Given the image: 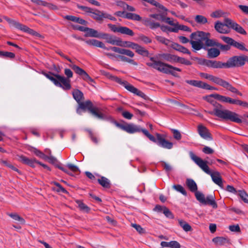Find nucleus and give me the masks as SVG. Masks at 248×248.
Instances as JSON below:
<instances>
[{
    "mask_svg": "<svg viewBox=\"0 0 248 248\" xmlns=\"http://www.w3.org/2000/svg\"><path fill=\"white\" fill-rule=\"evenodd\" d=\"M114 124L117 127L130 134L141 131L151 141L157 143L158 145L164 148L170 149L172 148L173 143L165 140L163 136L160 134H156L155 139L147 130L142 129L140 126L133 124H128L124 121L121 123L115 121Z\"/></svg>",
    "mask_w": 248,
    "mask_h": 248,
    "instance_id": "obj_1",
    "label": "nucleus"
},
{
    "mask_svg": "<svg viewBox=\"0 0 248 248\" xmlns=\"http://www.w3.org/2000/svg\"><path fill=\"white\" fill-rule=\"evenodd\" d=\"M215 107L212 111L209 112L211 115H215L224 120H229L238 124L242 123L239 115L234 112L228 109H223L222 106L218 103L214 104Z\"/></svg>",
    "mask_w": 248,
    "mask_h": 248,
    "instance_id": "obj_2",
    "label": "nucleus"
},
{
    "mask_svg": "<svg viewBox=\"0 0 248 248\" xmlns=\"http://www.w3.org/2000/svg\"><path fill=\"white\" fill-rule=\"evenodd\" d=\"M151 62L146 63V64L153 68L167 74H170L174 77H178L177 73L175 71L181 72V69L174 67L171 65L162 62L160 61H156L155 60V58H150Z\"/></svg>",
    "mask_w": 248,
    "mask_h": 248,
    "instance_id": "obj_3",
    "label": "nucleus"
},
{
    "mask_svg": "<svg viewBox=\"0 0 248 248\" xmlns=\"http://www.w3.org/2000/svg\"><path fill=\"white\" fill-rule=\"evenodd\" d=\"M199 75L202 78L209 79L222 86V87L226 88L227 90L231 91L233 93H235L240 95H242V93L239 92L235 88L233 87L228 82L222 79V78L205 73H200Z\"/></svg>",
    "mask_w": 248,
    "mask_h": 248,
    "instance_id": "obj_4",
    "label": "nucleus"
},
{
    "mask_svg": "<svg viewBox=\"0 0 248 248\" xmlns=\"http://www.w3.org/2000/svg\"><path fill=\"white\" fill-rule=\"evenodd\" d=\"M106 75L111 80L123 85L128 91L144 99H146L147 97V96L142 92L134 87L127 81L125 80H123L121 78L117 77L110 75L108 73L106 74Z\"/></svg>",
    "mask_w": 248,
    "mask_h": 248,
    "instance_id": "obj_5",
    "label": "nucleus"
},
{
    "mask_svg": "<svg viewBox=\"0 0 248 248\" xmlns=\"http://www.w3.org/2000/svg\"><path fill=\"white\" fill-rule=\"evenodd\" d=\"M57 53L62 57L66 59L71 63L68 64V66L71 68L77 74L81 77L84 80L86 81L90 84H91V82H94V80L90 77L85 70L75 64L72 60L67 56L65 55L62 51H57Z\"/></svg>",
    "mask_w": 248,
    "mask_h": 248,
    "instance_id": "obj_6",
    "label": "nucleus"
},
{
    "mask_svg": "<svg viewBox=\"0 0 248 248\" xmlns=\"http://www.w3.org/2000/svg\"><path fill=\"white\" fill-rule=\"evenodd\" d=\"M248 56L246 55L234 56L228 59L226 62H224V68L238 67L243 66L248 62Z\"/></svg>",
    "mask_w": 248,
    "mask_h": 248,
    "instance_id": "obj_7",
    "label": "nucleus"
},
{
    "mask_svg": "<svg viewBox=\"0 0 248 248\" xmlns=\"http://www.w3.org/2000/svg\"><path fill=\"white\" fill-rule=\"evenodd\" d=\"M108 26L114 32H119L130 36L134 35L133 31L126 27L117 26L112 24H108Z\"/></svg>",
    "mask_w": 248,
    "mask_h": 248,
    "instance_id": "obj_8",
    "label": "nucleus"
},
{
    "mask_svg": "<svg viewBox=\"0 0 248 248\" xmlns=\"http://www.w3.org/2000/svg\"><path fill=\"white\" fill-rule=\"evenodd\" d=\"M224 21L226 22V27L228 28L233 29L236 32L240 34L243 35L247 34V32L240 25L233 20L229 18H225Z\"/></svg>",
    "mask_w": 248,
    "mask_h": 248,
    "instance_id": "obj_9",
    "label": "nucleus"
},
{
    "mask_svg": "<svg viewBox=\"0 0 248 248\" xmlns=\"http://www.w3.org/2000/svg\"><path fill=\"white\" fill-rule=\"evenodd\" d=\"M190 156L191 159L203 171L207 174L210 173L211 170L207 164V161L203 160L200 157L196 156L193 153L191 154Z\"/></svg>",
    "mask_w": 248,
    "mask_h": 248,
    "instance_id": "obj_10",
    "label": "nucleus"
},
{
    "mask_svg": "<svg viewBox=\"0 0 248 248\" xmlns=\"http://www.w3.org/2000/svg\"><path fill=\"white\" fill-rule=\"evenodd\" d=\"M176 55L169 54V53H160L156 55L155 57V60L158 61L157 60L166 61L170 62H176Z\"/></svg>",
    "mask_w": 248,
    "mask_h": 248,
    "instance_id": "obj_11",
    "label": "nucleus"
},
{
    "mask_svg": "<svg viewBox=\"0 0 248 248\" xmlns=\"http://www.w3.org/2000/svg\"><path fill=\"white\" fill-rule=\"evenodd\" d=\"M143 24L145 26L149 27L151 29H155L160 27L161 30L163 31H165L168 27L167 26H161L159 23L155 22L151 18H146L144 19L143 20Z\"/></svg>",
    "mask_w": 248,
    "mask_h": 248,
    "instance_id": "obj_12",
    "label": "nucleus"
},
{
    "mask_svg": "<svg viewBox=\"0 0 248 248\" xmlns=\"http://www.w3.org/2000/svg\"><path fill=\"white\" fill-rule=\"evenodd\" d=\"M101 38L105 39L106 42L112 45H122V40L116 36H112L108 33H101Z\"/></svg>",
    "mask_w": 248,
    "mask_h": 248,
    "instance_id": "obj_13",
    "label": "nucleus"
},
{
    "mask_svg": "<svg viewBox=\"0 0 248 248\" xmlns=\"http://www.w3.org/2000/svg\"><path fill=\"white\" fill-rule=\"evenodd\" d=\"M202 65H205L213 68H224V62L205 59H203Z\"/></svg>",
    "mask_w": 248,
    "mask_h": 248,
    "instance_id": "obj_14",
    "label": "nucleus"
},
{
    "mask_svg": "<svg viewBox=\"0 0 248 248\" xmlns=\"http://www.w3.org/2000/svg\"><path fill=\"white\" fill-rule=\"evenodd\" d=\"M56 77L58 78V81L60 83L59 85H56V86L62 88L63 89L66 90L71 89V86L70 79L60 75H56Z\"/></svg>",
    "mask_w": 248,
    "mask_h": 248,
    "instance_id": "obj_15",
    "label": "nucleus"
},
{
    "mask_svg": "<svg viewBox=\"0 0 248 248\" xmlns=\"http://www.w3.org/2000/svg\"><path fill=\"white\" fill-rule=\"evenodd\" d=\"M198 132L200 136L206 140H212V137L208 129L204 126L200 124L198 126Z\"/></svg>",
    "mask_w": 248,
    "mask_h": 248,
    "instance_id": "obj_16",
    "label": "nucleus"
},
{
    "mask_svg": "<svg viewBox=\"0 0 248 248\" xmlns=\"http://www.w3.org/2000/svg\"><path fill=\"white\" fill-rule=\"evenodd\" d=\"M225 26H226V22H224V24H223L219 21H217L215 23V29L218 33L228 34L230 33V30L225 28Z\"/></svg>",
    "mask_w": 248,
    "mask_h": 248,
    "instance_id": "obj_17",
    "label": "nucleus"
},
{
    "mask_svg": "<svg viewBox=\"0 0 248 248\" xmlns=\"http://www.w3.org/2000/svg\"><path fill=\"white\" fill-rule=\"evenodd\" d=\"M212 178L213 181L221 188L223 187L222 183V180L220 176V173L218 171L212 172L210 171V173H208Z\"/></svg>",
    "mask_w": 248,
    "mask_h": 248,
    "instance_id": "obj_18",
    "label": "nucleus"
},
{
    "mask_svg": "<svg viewBox=\"0 0 248 248\" xmlns=\"http://www.w3.org/2000/svg\"><path fill=\"white\" fill-rule=\"evenodd\" d=\"M207 35H209L208 33L202 31H197L193 32L190 34V40H194L195 41H203V39L205 38L204 36Z\"/></svg>",
    "mask_w": 248,
    "mask_h": 248,
    "instance_id": "obj_19",
    "label": "nucleus"
},
{
    "mask_svg": "<svg viewBox=\"0 0 248 248\" xmlns=\"http://www.w3.org/2000/svg\"><path fill=\"white\" fill-rule=\"evenodd\" d=\"M93 107V104L91 101L87 100L85 102L81 101L78 104V108L77 109V112H78V109L80 108L83 110L88 109L90 112L91 111V109H92Z\"/></svg>",
    "mask_w": 248,
    "mask_h": 248,
    "instance_id": "obj_20",
    "label": "nucleus"
},
{
    "mask_svg": "<svg viewBox=\"0 0 248 248\" xmlns=\"http://www.w3.org/2000/svg\"><path fill=\"white\" fill-rule=\"evenodd\" d=\"M207 50V57L209 59H213L217 57L220 53L219 49L217 48L213 47L211 48H206Z\"/></svg>",
    "mask_w": 248,
    "mask_h": 248,
    "instance_id": "obj_21",
    "label": "nucleus"
},
{
    "mask_svg": "<svg viewBox=\"0 0 248 248\" xmlns=\"http://www.w3.org/2000/svg\"><path fill=\"white\" fill-rule=\"evenodd\" d=\"M210 97H213L215 99L219 100L223 102L229 103L231 104H234V99H232L229 97H227L223 95H221L218 94H213L210 95Z\"/></svg>",
    "mask_w": 248,
    "mask_h": 248,
    "instance_id": "obj_22",
    "label": "nucleus"
},
{
    "mask_svg": "<svg viewBox=\"0 0 248 248\" xmlns=\"http://www.w3.org/2000/svg\"><path fill=\"white\" fill-rule=\"evenodd\" d=\"M215 196L213 194L207 196L202 204L211 205L213 208L216 209L217 207V203L215 200Z\"/></svg>",
    "mask_w": 248,
    "mask_h": 248,
    "instance_id": "obj_23",
    "label": "nucleus"
},
{
    "mask_svg": "<svg viewBox=\"0 0 248 248\" xmlns=\"http://www.w3.org/2000/svg\"><path fill=\"white\" fill-rule=\"evenodd\" d=\"M209 35L204 36V38L203 40V41L205 42V45L206 46H217L218 44V42L215 39H210L211 37V34L209 32H207Z\"/></svg>",
    "mask_w": 248,
    "mask_h": 248,
    "instance_id": "obj_24",
    "label": "nucleus"
},
{
    "mask_svg": "<svg viewBox=\"0 0 248 248\" xmlns=\"http://www.w3.org/2000/svg\"><path fill=\"white\" fill-rule=\"evenodd\" d=\"M64 18L66 20L72 21L81 25H86L88 23V22L84 19L73 16H65Z\"/></svg>",
    "mask_w": 248,
    "mask_h": 248,
    "instance_id": "obj_25",
    "label": "nucleus"
},
{
    "mask_svg": "<svg viewBox=\"0 0 248 248\" xmlns=\"http://www.w3.org/2000/svg\"><path fill=\"white\" fill-rule=\"evenodd\" d=\"M91 14H92L91 15V17L97 21H102L104 17L105 13L98 10H95L93 11V9L92 13H91Z\"/></svg>",
    "mask_w": 248,
    "mask_h": 248,
    "instance_id": "obj_26",
    "label": "nucleus"
},
{
    "mask_svg": "<svg viewBox=\"0 0 248 248\" xmlns=\"http://www.w3.org/2000/svg\"><path fill=\"white\" fill-rule=\"evenodd\" d=\"M92 115L99 119H104L105 115L100 111V109L97 107H93L90 112Z\"/></svg>",
    "mask_w": 248,
    "mask_h": 248,
    "instance_id": "obj_27",
    "label": "nucleus"
},
{
    "mask_svg": "<svg viewBox=\"0 0 248 248\" xmlns=\"http://www.w3.org/2000/svg\"><path fill=\"white\" fill-rule=\"evenodd\" d=\"M72 95L78 104L84 99L83 93L79 90L75 89L73 91Z\"/></svg>",
    "mask_w": 248,
    "mask_h": 248,
    "instance_id": "obj_28",
    "label": "nucleus"
},
{
    "mask_svg": "<svg viewBox=\"0 0 248 248\" xmlns=\"http://www.w3.org/2000/svg\"><path fill=\"white\" fill-rule=\"evenodd\" d=\"M134 49L137 53L143 56L148 57L149 54V52L147 49L138 44H136Z\"/></svg>",
    "mask_w": 248,
    "mask_h": 248,
    "instance_id": "obj_29",
    "label": "nucleus"
},
{
    "mask_svg": "<svg viewBox=\"0 0 248 248\" xmlns=\"http://www.w3.org/2000/svg\"><path fill=\"white\" fill-rule=\"evenodd\" d=\"M85 32H86L85 34L86 36L101 38V34L99 33L97 31L93 29L87 27Z\"/></svg>",
    "mask_w": 248,
    "mask_h": 248,
    "instance_id": "obj_30",
    "label": "nucleus"
},
{
    "mask_svg": "<svg viewBox=\"0 0 248 248\" xmlns=\"http://www.w3.org/2000/svg\"><path fill=\"white\" fill-rule=\"evenodd\" d=\"M85 43L90 45L99 47L100 48H105V45L102 42L95 39H90L85 41Z\"/></svg>",
    "mask_w": 248,
    "mask_h": 248,
    "instance_id": "obj_31",
    "label": "nucleus"
},
{
    "mask_svg": "<svg viewBox=\"0 0 248 248\" xmlns=\"http://www.w3.org/2000/svg\"><path fill=\"white\" fill-rule=\"evenodd\" d=\"M186 185L191 192H196L197 191L198 187L197 184L193 179H187Z\"/></svg>",
    "mask_w": 248,
    "mask_h": 248,
    "instance_id": "obj_32",
    "label": "nucleus"
},
{
    "mask_svg": "<svg viewBox=\"0 0 248 248\" xmlns=\"http://www.w3.org/2000/svg\"><path fill=\"white\" fill-rule=\"evenodd\" d=\"M178 222L179 225L182 228L183 230L186 232H191L192 230V227L191 226L187 223L186 221H184L181 219H178Z\"/></svg>",
    "mask_w": 248,
    "mask_h": 248,
    "instance_id": "obj_33",
    "label": "nucleus"
},
{
    "mask_svg": "<svg viewBox=\"0 0 248 248\" xmlns=\"http://www.w3.org/2000/svg\"><path fill=\"white\" fill-rule=\"evenodd\" d=\"M202 41H195L194 40H190V43L192 47L195 50H200L202 48L205 49V47H204Z\"/></svg>",
    "mask_w": 248,
    "mask_h": 248,
    "instance_id": "obj_34",
    "label": "nucleus"
},
{
    "mask_svg": "<svg viewBox=\"0 0 248 248\" xmlns=\"http://www.w3.org/2000/svg\"><path fill=\"white\" fill-rule=\"evenodd\" d=\"M213 242L217 245L222 246L229 243L227 238L223 237H216L212 240Z\"/></svg>",
    "mask_w": 248,
    "mask_h": 248,
    "instance_id": "obj_35",
    "label": "nucleus"
},
{
    "mask_svg": "<svg viewBox=\"0 0 248 248\" xmlns=\"http://www.w3.org/2000/svg\"><path fill=\"white\" fill-rule=\"evenodd\" d=\"M4 18L8 22L10 26L15 27L16 29L20 30L23 24L19 22L12 19L7 16L4 17Z\"/></svg>",
    "mask_w": 248,
    "mask_h": 248,
    "instance_id": "obj_36",
    "label": "nucleus"
},
{
    "mask_svg": "<svg viewBox=\"0 0 248 248\" xmlns=\"http://www.w3.org/2000/svg\"><path fill=\"white\" fill-rule=\"evenodd\" d=\"M124 18L138 21L141 20V17L139 15L131 13H126L124 15Z\"/></svg>",
    "mask_w": 248,
    "mask_h": 248,
    "instance_id": "obj_37",
    "label": "nucleus"
},
{
    "mask_svg": "<svg viewBox=\"0 0 248 248\" xmlns=\"http://www.w3.org/2000/svg\"><path fill=\"white\" fill-rule=\"evenodd\" d=\"M99 184L104 188H108L110 186V182L108 179L105 177H101L97 180Z\"/></svg>",
    "mask_w": 248,
    "mask_h": 248,
    "instance_id": "obj_38",
    "label": "nucleus"
},
{
    "mask_svg": "<svg viewBox=\"0 0 248 248\" xmlns=\"http://www.w3.org/2000/svg\"><path fill=\"white\" fill-rule=\"evenodd\" d=\"M195 21L199 24L203 25L208 22L207 19L203 16L198 15L195 16Z\"/></svg>",
    "mask_w": 248,
    "mask_h": 248,
    "instance_id": "obj_39",
    "label": "nucleus"
},
{
    "mask_svg": "<svg viewBox=\"0 0 248 248\" xmlns=\"http://www.w3.org/2000/svg\"><path fill=\"white\" fill-rule=\"evenodd\" d=\"M8 215L14 220L20 222L22 224L25 223L24 219L16 213H8Z\"/></svg>",
    "mask_w": 248,
    "mask_h": 248,
    "instance_id": "obj_40",
    "label": "nucleus"
},
{
    "mask_svg": "<svg viewBox=\"0 0 248 248\" xmlns=\"http://www.w3.org/2000/svg\"><path fill=\"white\" fill-rule=\"evenodd\" d=\"M77 203L80 210L83 212L88 213L90 211V208L80 201H77Z\"/></svg>",
    "mask_w": 248,
    "mask_h": 248,
    "instance_id": "obj_41",
    "label": "nucleus"
},
{
    "mask_svg": "<svg viewBox=\"0 0 248 248\" xmlns=\"http://www.w3.org/2000/svg\"><path fill=\"white\" fill-rule=\"evenodd\" d=\"M186 82L192 86L201 88H202L203 84L202 81L196 80H187Z\"/></svg>",
    "mask_w": 248,
    "mask_h": 248,
    "instance_id": "obj_42",
    "label": "nucleus"
},
{
    "mask_svg": "<svg viewBox=\"0 0 248 248\" xmlns=\"http://www.w3.org/2000/svg\"><path fill=\"white\" fill-rule=\"evenodd\" d=\"M0 56L6 58L13 59L15 58V55L13 52L0 51Z\"/></svg>",
    "mask_w": 248,
    "mask_h": 248,
    "instance_id": "obj_43",
    "label": "nucleus"
},
{
    "mask_svg": "<svg viewBox=\"0 0 248 248\" xmlns=\"http://www.w3.org/2000/svg\"><path fill=\"white\" fill-rule=\"evenodd\" d=\"M155 39L160 43L165 45L166 46H170L171 42L168 39L165 38L162 36H156Z\"/></svg>",
    "mask_w": 248,
    "mask_h": 248,
    "instance_id": "obj_44",
    "label": "nucleus"
},
{
    "mask_svg": "<svg viewBox=\"0 0 248 248\" xmlns=\"http://www.w3.org/2000/svg\"><path fill=\"white\" fill-rule=\"evenodd\" d=\"M119 53L125 55L131 58H132L134 56V53L132 51L124 48H120Z\"/></svg>",
    "mask_w": 248,
    "mask_h": 248,
    "instance_id": "obj_45",
    "label": "nucleus"
},
{
    "mask_svg": "<svg viewBox=\"0 0 248 248\" xmlns=\"http://www.w3.org/2000/svg\"><path fill=\"white\" fill-rule=\"evenodd\" d=\"M149 3L152 5L155 6L159 9L162 10V11H168V9L165 6L155 0H151Z\"/></svg>",
    "mask_w": 248,
    "mask_h": 248,
    "instance_id": "obj_46",
    "label": "nucleus"
},
{
    "mask_svg": "<svg viewBox=\"0 0 248 248\" xmlns=\"http://www.w3.org/2000/svg\"><path fill=\"white\" fill-rule=\"evenodd\" d=\"M176 62H180L186 65H190L192 64V63L189 61L177 56L176 57Z\"/></svg>",
    "mask_w": 248,
    "mask_h": 248,
    "instance_id": "obj_47",
    "label": "nucleus"
},
{
    "mask_svg": "<svg viewBox=\"0 0 248 248\" xmlns=\"http://www.w3.org/2000/svg\"><path fill=\"white\" fill-rule=\"evenodd\" d=\"M20 30L36 36H37L38 34V33L37 32L35 31L32 29H31L30 28H29V27L24 25H22Z\"/></svg>",
    "mask_w": 248,
    "mask_h": 248,
    "instance_id": "obj_48",
    "label": "nucleus"
},
{
    "mask_svg": "<svg viewBox=\"0 0 248 248\" xmlns=\"http://www.w3.org/2000/svg\"><path fill=\"white\" fill-rule=\"evenodd\" d=\"M172 187L176 191L182 193L183 195L186 196L187 193L185 188L182 186L180 185H173Z\"/></svg>",
    "mask_w": 248,
    "mask_h": 248,
    "instance_id": "obj_49",
    "label": "nucleus"
},
{
    "mask_svg": "<svg viewBox=\"0 0 248 248\" xmlns=\"http://www.w3.org/2000/svg\"><path fill=\"white\" fill-rule=\"evenodd\" d=\"M195 197L197 200L202 203H203L204 202V200L205 197L204 195L201 192L197 191L195 192Z\"/></svg>",
    "mask_w": 248,
    "mask_h": 248,
    "instance_id": "obj_50",
    "label": "nucleus"
},
{
    "mask_svg": "<svg viewBox=\"0 0 248 248\" xmlns=\"http://www.w3.org/2000/svg\"><path fill=\"white\" fill-rule=\"evenodd\" d=\"M131 226L140 234H144L146 232L145 229L139 224L132 223Z\"/></svg>",
    "mask_w": 248,
    "mask_h": 248,
    "instance_id": "obj_51",
    "label": "nucleus"
},
{
    "mask_svg": "<svg viewBox=\"0 0 248 248\" xmlns=\"http://www.w3.org/2000/svg\"><path fill=\"white\" fill-rule=\"evenodd\" d=\"M121 44L122 45H119V46H126V47H130V48L134 49L135 47L137 44L135 43L131 42H129V41L123 42L122 41Z\"/></svg>",
    "mask_w": 248,
    "mask_h": 248,
    "instance_id": "obj_52",
    "label": "nucleus"
},
{
    "mask_svg": "<svg viewBox=\"0 0 248 248\" xmlns=\"http://www.w3.org/2000/svg\"><path fill=\"white\" fill-rule=\"evenodd\" d=\"M232 46H233L235 47H236L241 50L248 51V50L245 47L244 44L243 43H240L237 42L235 41H234Z\"/></svg>",
    "mask_w": 248,
    "mask_h": 248,
    "instance_id": "obj_53",
    "label": "nucleus"
},
{
    "mask_svg": "<svg viewBox=\"0 0 248 248\" xmlns=\"http://www.w3.org/2000/svg\"><path fill=\"white\" fill-rule=\"evenodd\" d=\"M224 13L220 10H217L211 14V16L214 18H219L224 16Z\"/></svg>",
    "mask_w": 248,
    "mask_h": 248,
    "instance_id": "obj_54",
    "label": "nucleus"
},
{
    "mask_svg": "<svg viewBox=\"0 0 248 248\" xmlns=\"http://www.w3.org/2000/svg\"><path fill=\"white\" fill-rule=\"evenodd\" d=\"M239 195L245 203H248V195L244 191H239Z\"/></svg>",
    "mask_w": 248,
    "mask_h": 248,
    "instance_id": "obj_55",
    "label": "nucleus"
},
{
    "mask_svg": "<svg viewBox=\"0 0 248 248\" xmlns=\"http://www.w3.org/2000/svg\"><path fill=\"white\" fill-rule=\"evenodd\" d=\"M176 24H177V25H176L175 27H177V29H178V31H179V30H180L187 32L191 31V30L188 27L183 25H179L178 22H176Z\"/></svg>",
    "mask_w": 248,
    "mask_h": 248,
    "instance_id": "obj_56",
    "label": "nucleus"
},
{
    "mask_svg": "<svg viewBox=\"0 0 248 248\" xmlns=\"http://www.w3.org/2000/svg\"><path fill=\"white\" fill-rule=\"evenodd\" d=\"M220 39H221L225 43L228 44L229 45H232L234 40L232 39V38H230L229 37H227L225 36H221L220 37Z\"/></svg>",
    "mask_w": 248,
    "mask_h": 248,
    "instance_id": "obj_57",
    "label": "nucleus"
},
{
    "mask_svg": "<svg viewBox=\"0 0 248 248\" xmlns=\"http://www.w3.org/2000/svg\"><path fill=\"white\" fill-rule=\"evenodd\" d=\"M53 184L58 187V188L56 190L57 192H62L63 193L67 194V191L59 183L54 182Z\"/></svg>",
    "mask_w": 248,
    "mask_h": 248,
    "instance_id": "obj_58",
    "label": "nucleus"
},
{
    "mask_svg": "<svg viewBox=\"0 0 248 248\" xmlns=\"http://www.w3.org/2000/svg\"><path fill=\"white\" fill-rule=\"evenodd\" d=\"M32 152L38 156H39V157L45 160V159L46 158V155H45L43 153H42L41 151H40V150L36 149V148H33V150H32Z\"/></svg>",
    "mask_w": 248,
    "mask_h": 248,
    "instance_id": "obj_59",
    "label": "nucleus"
},
{
    "mask_svg": "<svg viewBox=\"0 0 248 248\" xmlns=\"http://www.w3.org/2000/svg\"><path fill=\"white\" fill-rule=\"evenodd\" d=\"M218 47H219L220 50L222 51H227L231 49V46L229 45H223L219 43L217 45Z\"/></svg>",
    "mask_w": 248,
    "mask_h": 248,
    "instance_id": "obj_60",
    "label": "nucleus"
},
{
    "mask_svg": "<svg viewBox=\"0 0 248 248\" xmlns=\"http://www.w3.org/2000/svg\"><path fill=\"white\" fill-rule=\"evenodd\" d=\"M48 154L49 155H46V158L45 160H48V162H50V163L55 164L57 162V159L55 157L50 155V151H49Z\"/></svg>",
    "mask_w": 248,
    "mask_h": 248,
    "instance_id": "obj_61",
    "label": "nucleus"
},
{
    "mask_svg": "<svg viewBox=\"0 0 248 248\" xmlns=\"http://www.w3.org/2000/svg\"><path fill=\"white\" fill-rule=\"evenodd\" d=\"M171 131L173 133V137L175 139L177 140H181L182 136L180 132L178 130L176 129H172Z\"/></svg>",
    "mask_w": 248,
    "mask_h": 248,
    "instance_id": "obj_62",
    "label": "nucleus"
},
{
    "mask_svg": "<svg viewBox=\"0 0 248 248\" xmlns=\"http://www.w3.org/2000/svg\"><path fill=\"white\" fill-rule=\"evenodd\" d=\"M163 213L164 215L170 218H172L173 217V215L172 213L170 211V210L167 208V207L164 208V210Z\"/></svg>",
    "mask_w": 248,
    "mask_h": 248,
    "instance_id": "obj_63",
    "label": "nucleus"
},
{
    "mask_svg": "<svg viewBox=\"0 0 248 248\" xmlns=\"http://www.w3.org/2000/svg\"><path fill=\"white\" fill-rule=\"evenodd\" d=\"M31 159H29V158L25 156H23V155H21V156H19V161L22 162V163L25 164H31V162H30Z\"/></svg>",
    "mask_w": 248,
    "mask_h": 248,
    "instance_id": "obj_64",
    "label": "nucleus"
}]
</instances>
